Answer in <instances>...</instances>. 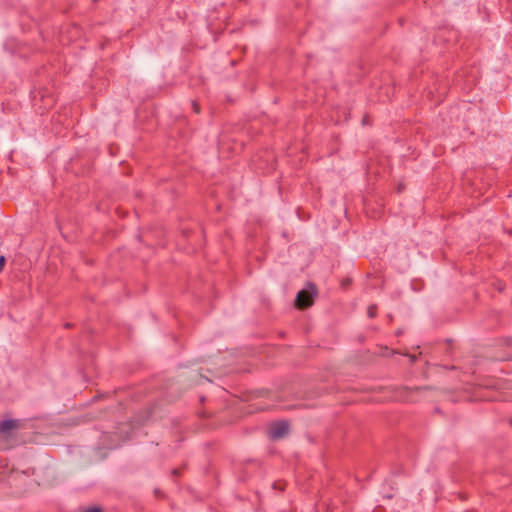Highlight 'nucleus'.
<instances>
[{
    "instance_id": "1",
    "label": "nucleus",
    "mask_w": 512,
    "mask_h": 512,
    "mask_svg": "<svg viewBox=\"0 0 512 512\" xmlns=\"http://www.w3.org/2000/svg\"><path fill=\"white\" fill-rule=\"evenodd\" d=\"M310 290H300L295 299V306L300 310H305L311 307L314 303V298L317 295L316 286L312 283L309 284Z\"/></svg>"
},
{
    "instance_id": "2",
    "label": "nucleus",
    "mask_w": 512,
    "mask_h": 512,
    "mask_svg": "<svg viewBox=\"0 0 512 512\" xmlns=\"http://www.w3.org/2000/svg\"><path fill=\"white\" fill-rule=\"evenodd\" d=\"M22 427V423L18 419H7L0 421V438L5 440L15 436L18 429Z\"/></svg>"
},
{
    "instance_id": "3",
    "label": "nucleus",
    "mask_w": 512,
    "mask_h": 512,
    "mask_svg": "<svg viewBox=\"0 0 512 512\" xmlns=\"http://www.w3.org/2000/svg\"><path fill=\"white\" fill-rule=\"evenodd\" d=\"M429 389H430V387H428V386H423V387L417 386V387H413V388L404 386L399 389V396H400L401 400H403V401L416 402L419 399L418 396H420L424 391H427Z\"/></svg>"
},
{
    "instance_id": "4",
    "label": "nucleus",
    "mask_w": 512,
    "mask_h": 512,
    "mask_svg": "<svg viewBox=\"0 0 512 512\" xmlns=\"http://www.w3.org/2000/svg\"><path fill=\"white\" fill-rule=\"evenodd\" d=\"M289 431L290 425L287 421H276L269 427V437L272 440H278L287 436Z\"/></svg>"
},
{
    "instance_id": "5",
    "label": "nucleus",
    "mask_w": 512,
    "mask_h": 512,
    "mask_svg": "<svg viewBox=\"0 0 512 512\" xmlns=\"http://www.w3.org/2000/svg\"><path fill=\"white\" fill-rule=\"evenodd\" d=\"M367 314L370 318H374L377 314V306L376 305H370L367 310Z\"/></svg>"
},
{
    "instance_id": "6",
    "label": "nucleus",
    "mask_w": 512,
    "mask_h": 512,
    "mask_svg": "<svg viewBox=\"0 0 512 512\" xmlns=\"http://www.w3.org/2000/svg\"><path fill=\"white\" fill-rule=\"evenodd\" d=\"M273 488L274 489H279V490L283 491L285 489V484L283 482H281V481L274 482Z\"/></svg>"
},
{
    "instance_id": "7",
    "label": "nucleus",
    "mask_w": 512,
    "mask_h": 512,
    "mask_svg": "<svg viewBox=\"0 0 512 512\" xmlns=\"http://www.w3.org/2000/svg\"><path fill=\"white\" fill-rule=\"evenodd\" d=\"M83 512H103V510L100 507H88Z\"/></svg>"
},
{
    "instance_id": "8",
    "label": "nucleus",
    "mask_w": 512,
    "mask_h": 512,
    "mask_svg": "<svg viewBox=\"0 0 512 512\" xmlns=\"http://www.w3.org/2000/svg\"><path fill=\"white\" fill-rule=\"evenodd\" d=\"M192 109L196 114L200 113V106L196 101H192Z\"/></svg>"
},
{
    "instance_id": "9",
    "label": "nucleus",
    "mask_w": 512,
    "mask_h": 512,
    "mask_svg": "<svg viewBox=\"0 0 512 512\" xmlns=\"http://www.w3.org/2000/svg\"><path fill=\"white\" fill-rule=\"evenodd\" d=\"M5 263H6L5 257L0 256V272L3 270Z\"/></svg>"
},
{
    "instance_id": "10",
    "label": "nucleus",
    "mask_w": 512,
    "mask_h": 512,
    "mask_svg": "<svg viewBox=\"0 0 512 512\" xmlns=\"http://www.w3.org/2000/svg\"><path fill=\"white\" fill-rule=\"evenodd\" d=\"M180 474H181V469L180 468H176V469L172 470V475L174 477H178Z\"/></svg>"
},
{
    "instance_id": "11",
    "label": "nucleus",
    "mask_w": 512,
    "mask_h": 512,
    "mask_svg": "<svg viewBox=\"0 0 512 512\" xmlns=\"http://www.w3.org/2000/svg\"><path fill=\"white\" fill-rule=\"evenodd\" d=\"M219 148L221 150H224L225 149V140H224V137H222L220 140H219Z\"/></svg>"
},
{
    "instance_id": "12",
    "label": "nucleus",
    "mask_w": 512,
    "mask_h": 512,
    "mask_svg": "<svg viewBox=\"0 0 512 512\" xmlns=\"http://www.w3.org/2000/svg\"><path fill=\"white\" fill-rule=\"evenodd\" d=\"M351 284V280L350 279H345L342 281V286L343 287H347Z\"/></svg>"
},
{
    "instance_id": "13",
    "label": "nucleus",
    "mask_w": 512,
    "mask_h": 512,
    "mask_svg": "<svg viewBox=\"0 0 512 512\" xmlns=\"http://www.w3.org/2000/svg\"><path fill=\"white\" fill-rule=\"evenodd\" d=\"M410 358H411V362H415L416 361V356L415 355H411Z\"/></svg>"
},
{
    "instance_id": "14",
    "label": "nucleus",
    "mask_w": 512,
    "mask_h": 512,
    "mask_svg": "<svg viewBox=\"0 0 512 512\" xmlns=\"http://www.w3.org/2000/svg\"><path fill=\"white\" fill-rule=\"evenodd\" d=\"M231 149H232V150H234V151H236V150L238 149V147H237V146H235V147H233V148H231Z\"/></svg>"
},
{
    "instance_id": "15",
    "label": "nucleus",
    "mask_w": 512,
    "mask_h": 512,
    "mask_svg": "<svg viewBox=\"0 0 512 512\" xmlns=\"http://www.w3.org/2000/svg\"><path fill=\"white\" fill-rule=\"evenodd\" d=\"M98 0H93V2H97Z\"/></svg>"
}]
</instances>
